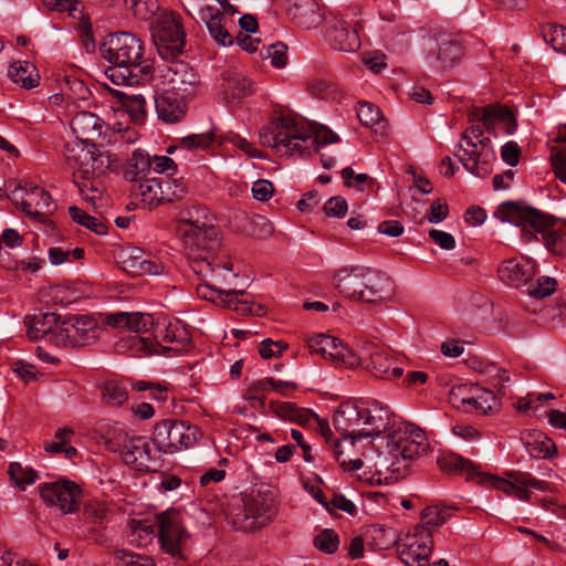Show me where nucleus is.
<instances>
[{"instance_id":"f257e3e1","label":"nucleus","mask_w":566,"mask_h":566,"mask_svg":"<svg viewBox=\"0 0 566 566\" xmlns=\"http://www.w3.org/2000/svg\"><path fill=\"white\" fill-rule=\"evenodd\" d=\"M99 51L103 59L112 64L106 75L116 85L134 86L153 75V62L144 56L143 41L130 32L107 35Z\"/></svg>"},{"instance_id":"f03ea898","label":"nucleus","mask_w":566,"mask_h":566,"mask_svg":"<svg viewBox=\"0 0 566 566\" xmlns=\"http://www.w3.org/2000/svg\"><path fill=\"white\" fill-rule=\"evenodd\" d=\"M337 140V135L324 126L313 130L287 116L272 120L260 132V142L263 146L289 156H304L311 154L312 148L318 151L322 145Z\"/></svg>"},{"instance_id":"7ed1b4c3","label":"nucleus","mask_w":566,"mask_h":566,"mask_svg":"<svg viewBox=\"0 0 566 566\" xmlns=\"http://www.w3.org/2000/svg\"><path fill=\"white\" fill-rule=\"evenodd\" d=\"M193 233V247L190 250L185 238L182 247L192 272L198 276L211 277L221 284H231V280L237 277L232 273V263L224 253L220 251V238L217 228L212 224L202 227Z\"/></svg>"},{"instance_id":"20e7f679","label":"nucleus","mask_w":566,"mask_h":566,"mask_svg":"<svg viewBox=\"0 0 566 566\" xmlns=\"http://www.w3.org/2000/svg\"><path fill=\"white\" fill-rule=\"evenodd\" d=\"M334 287L345 297L365 303H381L394 295V283L384 272L364 265L340 268Z\"/></svg>"},{"instance_id":"39448f33","label":"nucleus","mask_w":566,"mask_h":566,"mask_svg":"<svg viewBox=\"0 0 566 566\" xmlns=\"http://www.w3.org/2000/svg\"><path fill=\"white\" fill-rule=\"evenodd\" d=\"M497 214L503 221L521 228V238L524 242L542 241L548 251L556 254L563 253L564 239L556 229L553 217L513 201L501 203Z\"/></svg>"},{"instance_id":"423d86ee","label":"nucleus","mask_w":566,"mask_h":566,"mask_svg":"<svg viewBox=\"0 0 566 566\" xmlns=\"http://www.w3.org/2000/svg\"><path fill=\"white\" fill-rule=\"evenodd\" d=\"M388 420L387 408L375 410L359 408L347 401L338 406L334 413V426L345 439L356 442L361 438L378 437L386 428Z\"/></svg>"},{"instance_id":"0eeeda50","label":"nucleus","mask_w":566,"mask_h":566,"mask_svg":"<svg viewBox=\"0 0 566 566\" xmlns=\"http://www.w3.org/2000/svg\"><path fill=\"white\" fill-rule=\"evenodd\" d=\"M277 514V502L272 491L253 490L240 497L229 512V522L243 532L261 530Z\"/></svg>"},{"instance_id":"6e6552de","label":"nucleus","mask_w":566,"mask_h":566,"mask_svg":"<svg viewBox=\"0 0 566 566\" xmlns=\"http://www.w3.org/2000/svg\"><path fill=\"white\" fill-rule=\"evenodd\" d=\"M428 448V439L420 428L411 423L399 426L386 436L387 470L401 474L402 469L405 470L410 461L426 454Z\"/></svg>"},{"instance_id":"1a4fd4ad","label":"nucleus","mask_w":566,"mask_h":566,"mask_svg":"<svg viewBox=\"0 0 566 566\" xmlns=\"http://www.w3.org/2000/svg\"><path fill=\"white\" fill-rule=\"evenodd\" d=\"M106 446L118 451L123 461L137 471L156 470L159 465V453L146 437L128 436L123 429L115 428L106 436Z\"/></svg>"},{"instance_id":"9d476101","label":"nucleus","mask_w":566,"mask_h":566,"mask_svg":"<svg viewBox=\"0 0 566 566\" xmlns=\"http://www.w3.org/2000/svg\"><path fill=\"white\" fill-rule=\"evenodd\" d=\"M66 165L73 170V179H103L114 164L108 153H102L95 146L78 144L65 148Z\"/></svg>"},{"instance_id":"9b49d317","label":"nucleus","mask_w":566,"mask_h":566,"mask_svg":"<svg viewBox=\"0 0 566 566\" xmlns=\"http://www.w3.org/2000/svg\"><path fill=\"white\" fill-rule=\"evenodd\" d=\"M199 436V429L184 421L166 419L155 426L153 442L158 453H174L182 448L195 444Z\"/></svg>"},{"instance_id":"f8f14e48","label":"nucleus","mask_w":566,"mask_h":566,"mask_svg":"<svg viewBox=\"0 0 566 566\" xmlns=\"http://www.w3.org/2000/svg\"><path fill=\"white\" fill-rule=\"evenodd\" d=\"M99 334L97 321L90 315H74L61 321L52 343L62 347H78L94 343Z\"/></svg>"},{"instance_id":"ddd939ff","label":"nucleus","mask_w":566,"mask_h":566,"mask_svg":"<svg viewBox=\"0 0 566 566\" xmlns=\"http://www.w3.org/2000/svg\"><path fill=\"white\" fill-rule=\"evenodd\" d=\"M359 363L375 378L395 380L402 376L403 367L399 357L380 347L378 344H367L363 347Z\"/></svg>"},{"instance_id":"4468645a","label":"nucleus","mask_w":566,"mask_h":566,"mask_svg":"<svg viewBox=\"0 0 566 566\" xmlns=\"http://www.w3.org/2000/svg\"><path fill=\"white\" fill-rule=\"evenodd\" d=\"M203 283L197 286V294L203 300L211 301L213 303L220 302L224 306L233 308L242 315H255L260 316L263 314V307L260 304H254L248 300H239L240 295H244L243 290L229 289L223 290L218 287L216 284L219 282L211 277L199 276ZM220 285H222L220 283Z\"/></svg>"},{"instance_id":"2eb2a0df","label":"nucleus","mask_w":566,"mask_h":566,"mask_svg":"<svg viewBox=\"0 0 566 566\" xmlns=\"http://www.w3.org/2000/svg\"><path fill=\"white\" fill-rule=\"evenodd\" d=\"M352 10L332 11L327 20V35L335 49L345 52L356 51L360 46L359 22Z\"/></svg>"},{"instance_id":"dca6fc26","label":"nucleus","mask_w":566,"mask_h":566,"mask_svg":"<svg viewBox=\"0 0 566 566\" xmlns=\"http://www.w3.org/2000/svg\"><path fill=\"white\" fill-rule=\"evenodd\" d=\"M40 497L49 506L57 507L63 514H73L80 507L82 489L67 479H59L39 485Z\"/></svg>"},{"instance_id":"f3484780","label":"nucleus","mask_w":566,"mask_h":566,"mask_svg":"<svg viewBox=\"0 0 566 566\" xmlns=\"http://www.w3.org/2000/svg\"><path fill=\"white\" fill-rule=\"evenodd\" d=\"M455 157L470 174L479 178L492 172L496 159L491 140L458 144Z\"/></svg>"},{"instance_id":"a211bd4d","label":"nucleus","mask_w":566,"mask_h":566,"mask_svg":"<svg viewBox=\"0 0 566 566\" xmlns=\"http://www.w3.org/2000/svg\"><path fill=\"white\" fill-rule=\"evenodd\" d=\"M158 541L161 549L171 557L184 558L181 546L189 537L181 515L176 510H168L157 515Z\"/></svg>"},{"instance_id":"6ab92c4d","label":"nucleus","mask_w":566,"mask_h":566,"mask_svg":"<svg viewBox=\"0 0 566 566\" xmlns=\"http://www.w3.org/2000/svg\"><path fill=\"white\" fill-rule=\"evenodd\" d=\"M432 547V533L423 525H417L397 544L399 557L406 566H427Z\"/></svg>"},{"instance_id":"aec40b11","label":"nucleus","mask_w":566,"mask_h":566,"mask_svg":"<svg viewBox=\"0 0 566 566\" xmlns=\"http://www.w3.org/2000/svg\"><path fill=\"white\" fill-rule=\"evenodd\" d=\"M8 197L24 213L33 218H44L55 209L50 193L38 186L15 185L9 190Z\"/></svg>"},{"instance_id":"412c9836","label":"nucleus","mask_w":566,"mask_h":566,"mask_svg":"<svg viewBox=\"0 0 566 566\" xmlns=\"http://www.w3.org/2000/svg\"><path fill=\"white\" fill-rule=\"evenodd\" d=\"M151 333L161 354L185 350L191 343L189 331L178 319L170 321L167 317H157Z\"/></svg>"},{"instance_id":"4be33fe9","label":"nucleus","mask_w":566,"mask_h":566,"mask_svg":"<svg viewBox=\"0 0 566 566\" xmlns=\"http://www.w3.org/2000/svg\"><path fill=\"white\" fill-rule=\"evenodd\" d=\"M163 77L169 86L167 91L184 98L193 97L200 86V78L197 72L182 61H175L167 65Z\"/></svg>"},{"instance_id":"5701e85b","label":"nucleus","mask_w":566,"mask_h":566,"mask_svg":"<svg viewBox=\"0 0 566 566\" xmlns=\"http://www.w3.org/2000/svg\"><path fill=\"white\" fill-rule=\"evenodd\" d=\"M155 43L163 56L181 53L185 31L178 14L170 12L161 17L155 33Z\"/></svg>"},{"instance_id":"b1692460","label":"nucleus","mask_w":566,"mask_h":566,"mask_svg":"<svg viewBox=\"0 0 566 566\" xmlns=\"http://www.w3.org/2000/svg\"><path fill=\"white\" fill-rule=\"evenodd\" d=\"M311 353L318 354L324 358L342 363L347 367L358 366V356L342 342L333 336L317 334L307 339Z\"/></svg>"},{"instance_id":"393cba45","label":"nucleus","mask_w":566,"mask_h":566,"mask_svg":"<svg viewBox=\"0 0 566 566\" xmlns=\"http://www.w3.org/2000/svg\"><path fill=\"white\" fill-rule=\"evenodd\" d=\"M463 55L461 42L451 35H443L437 39L436 48L430 50L428 61L433 69L447 71L453 69Z\"/></svg>"},{"instance_id":"a878e982","label":"nucleus","mask_w":566,"mask_h":566,"mask_svg":"<svg viewBox=\"0 0 566 566\" xmlns=\"http://www.w3.org/2000/svg\"><path fill=\"white\" fill-rule=\"evenodd\" d=\"M499 277L507 286L526 285L536 273V263L526 258L505 260L499 268Z\"/></svg>"},{"instance_id":"bb28decb","label":"nucleus","mask_w":566,"mask_h":566,"mask_svg":"<svg viewBox=\"0 0 566 566\" xmlns=\"http://www.w3.org/2000/svg\"><path fill=\"white\" fill-rule=\"evenodd\" d=\"M120 263L125 272L132 275H158L163 272V264L153 260L144 250L137 247L126 248L120 252Z\"/></svg>"},{"instance_id":"cd10ccee","label":"nucleus","mask_w":566,"mask_h":566,"mask_svg":"<svg viewBox=\"0 0 566 566\" xmlns=\"http://www.w3.org/2000/svg\"><path fill=\"white\" fill-rule=\"evenodd\" d=\"M510 480L496 478L493 475H486L484 473L481 474L479 483L488 484L490 483L494 489L504 492L506 495L512 496L514 490L518 484L521 485H532L533 489L547 492L549 491V483L546 481L537 480L528 472H511L509 473Z\"/></svg>"},{"instance_id":"c85d7f7f","label":"nucleus","mask_w":566,"mask_h":566,"mask_svg":"<svg viewBox=\"0 0 566 566\" xmlns=\"http://www.w3.org/2000/svg\"><path fill=\"white\" fill-rule=\"evenodd\" d=\"M71 129L78 140V145L94 146V143L103 135L104 122L95 114L84 111L73 117Z\"/></svg>"},{"instance_id":"c756f323","label":"nucleus","mask_w":566,"mask_h":566,"mask_svg":"<svg viewBox=\"0 0 566 566\" xmlns=\"http://www.w3.org/2000/svg\"><path fill=\"white\" fill-rule=\"evenodd\" d=\"M221 86L227 102L239 103L253 92V82L243 72L234 67L223 71Z\"/></svg>"},{"instance_id":"7c9ffc66","label":"nucleus","mask_w":566,"mask_h":566,"mask_svg":"<svg viewBox=\"0 0 566 566\" xmlns=\"http://www.w3.org/2000/svg\"><path fill=\"white\" fill-rule=\"evenodd\" d=\"M115 350L117 354L137 357L161 354V352L156 346L151 332L150 334H129L120 337L115 343Z\"/></svg>"},{"instance_id":"2f4dec72","label":"nucleus","mask_w":566,"mask_h":566,"mask_svg":"<svg viewBox=\"0 0 566 566\" xmlns=\"http://www.w3.org/2000/svg\"><path fill=\"white\" fill-rule=\"evenodd\" d=\"M186 98L165 91L155 97L157 116L167 124H175L181 120L187 112Z\"/></svg>"},{"instance_id":"473e14b6","label":"nucleus","mask_w":566,"mask_h":566,"mask_svg":"<svg viewBox=\"0 0 566 566\" xmlns=\"http://www.w3.org/2000/svg\"><path fill=\"white\" fill-rule=\"evenodd\" d=\"M209 223L208 210L202 207H191L182 209L178 214V231L189 249L193 247V239L191 231H198Z\"/></svg>"},{"instance_id":"72a5a7b5","label":"nucleus","mask_w":566,"mask_h":566,"mask_svg":"<svg viewBox=\"0 0 566 566\" xmlns=\"http://www.w3.org/2000/svg\"><path fill=\"white\" fill-rule=\"evenodd\" d=\"M108 324L117 328H127L130 334H150L156 319L150 314L119 312L109 315Z\"/></svg>"},{"instance_id":"f704fd0d","label":"nucleus","mask_w":566,"mask_h":566,"mask_svg":"<svg viewBox=\"0 0 566 566\" xmlns=\"http://www.w3.org/2000/svg\"><path fill=\"white\" fill-rule=\"evenodd\" d=\"M481 122L489 133L495 134L496 126H502L505 134L512 135L516 128L517 123L513 112L506 106H486L483 109Z\"/></svg>"},{"instance_id":"c9c22d12","label":"nucleus","mask_w":566,"mask_h":566,"mask_svg":"<svg viewBox=\"0 0 566 566\" xmlns=\"http://www.w3.org/2000/svg\"><path fill=\"white\" fill-rule=\"evenodd\" d=\"M60 323L61 319L55 313H35L32 316L27 317L25 324L28 328V336L34 340L46 336L52 343V336L55 334Z\"/></svg>"},{"instance_id":"e433bc0d","label":"nucleus","mask_w":566,"mask_h":566,"mask_svg":"<svg viewBox=\"0 0 566 566\" xmlns=\"http://www.w3.org/2000/svg\"><path fill=\"white\" fill-rule=\"evenodd\" d=\"M437 463L441 471L450 474H467L469 480H476L479 482L482 472L480 468L469 460L453 452H443L438 459Z\"/></svg>"},{"instance_id":"4c0bfd02","label":"nucleus","mask_w":566,"mask_h":566,"mask_svg":"<svg viewBox=\"0 0 566 566\" xmlns=\"http://www.w3.org/2000/svg\"><path fill=\"white\" fill-rule=\"evenodd\" d=\"M133 186V195L149 209L164 202V181L163 178L145 177L136 181Z\"/></svg>"},{"instance_id":"58836bf2","label":"nucleus","mask_w":566,"mask_h":566,"mask_svg":"<svg viewBox=\"0 0 566 566\" xmlns=\"http://www.w3.org/2000/svg\"><path fill=\"white\" fill-rule=\"evenodd\" d=\"M199 18L217 43L222 45L232 44L231 35L222 25L224 15L219 9L206 6L199 10Z\"/></svg>"},{"instance_id":"ea45409f","label":"nucleus","mask_w":566,"mask_h":566,"mask_svg":"<svg viewBox=\"0 0 566 566\" xmlns=\"http://www.w3.org/2000/svg\"><path fill=\"white\" fill-rule=\"evenodd\" d=\"M112 93L135 124H143L146 120V101L143 95L120 90H112Z\"/></svg>"},{"instance_id":"a19ab883","label":"nucleus","mask_w":566,"mask_h":566,"mask_svg":"<svg viewBox=\"0 0 566 566\" xmlns=\"http://www.w3.org/2000/svg\"><path fill=\"white\" fill-rule=\"evenodd\" d=\"M357 116L364 126L384 138L386 136L387 120L384 118L380 109L368 102H360L357 108Z\"/></svg>"},{"instance_id":"79ce46f5","label":"nucleus","mask_w":566,"mask_h":566,"mask_svg":"<svg viewBox=\"0 0 566 566\" xmlns=\"http://www.w3.org/2000/svg\"><path fill=\"white\" fill-rule=\"evenodd\" d=\"M523 443L533 458H551L556 452L554 441L542 432L528 433L523 438Z\"/></svg>"},{"instance_id":"37998d69","label":"nucleus","mask_w":566,"mask_h":566,"mask_svg":"<svg viewBox=\"0 0 566 566\" xmlns=\"http://www.w3.org/2000/svg\"><path fill=\"white\" fill-rule=\"evenodd\" d=\"M8 76L12 82L24 88H33L39 84L35 66L29 62H13L8 69Z\"/></svg>"},{"instance_id":"c03bdc74","label":"nucleus","mask_w":566,"mask_h":566,"mask_svg":"<svg viewBox=\"0 0 566 566\" xmlns=\"http://www.w3.org/2000/svg\"><path fill=\"white\" fill-rule=\"evenodd\" d=\"M150 166L151 158L149 155L142 149H136L132 154L129 168L126 170L125 177L130 181H138L150 171Z\"/></svg>"},{"instance_id":"a18cd8bd","label":"nucleus","mask_w":566,"mask_h":566,"mask_svg":"<svg viewBox=\"0 0 566 566\" xmlns=\"http://www.w3.org/2000/svg\"><path fill=\"white\" fill-rule=\"evenodd\" d=\"M542 36L556 52L566 54V27L557 23L544 24Z\"/></svg>"},{"instance_id":"49530a36","label":"nucleus","mask_w":566,"mask_h":566,"mask_svg":"<svg viewBox=\"0 0 566 566\" xmlns=\"http://www.w3.org/2000/svg\"><path fill=\"white\" fill-rule=\"evenodd\" d=\"M74 184L77 186L78 191L85 201L96 206V202L102 200L105 189L103 179H74Z\"/></svg>"},{"instance_id":"de8ad7c7","label":"nucleus","mask_w":566,"mask_h":566,"mask_svg":"<svg viewBox=\"0 0 566 566\" xmlns=\"http://www.w3.org/2000/svg\"><path fill=\"white\" fill-rule=\"evenodd\" d=\"M10 480L18 486L24 490L25 485L35 483L39 474L31 467H24L19 462H11L8 468Z\"/></svg>"},{"instance_id":"09e8293b","label":"nucleus","mask_w":566,"mask_h":566,"mask_svg":"<svg viewBox=\"0 0 566 566\" xmlns=\"http://www.w3.org/2000/svg\"><path fill=\"white\" fill-rule=\"evenodd\" d=\"M307 4L308 6L303 9L301 6L297 7L298 12L295 14V18L301 28L310 30L322 23L323 14L314 1H307Z\"/></svg>"},{"instance_id":"8fccbe9b","label":"nucleus","mask_w":566,"mask_h":566,"mask_svg":"<svg viewBox=\"0 0 566 566\" xmlns=\"http://www.w3.org/2000/svg\"><path fill=\"white\" fill-rule=\"evenodd\" d=\"M69 213L74 222L90 229L96 234H105L107 231V227L99 219L87 214L75 206L69 208Z\"/></svg>"},{"instance_id":"3c124183","label":"nucleus","mask_w":566,"mask_h":566,"mask_svg":"<svg viewBox=\"0 0 566 566\" xmlns=\"http://www.w3.org/2000/svg\"><path fill=\"white\" fill-rule=\"evenodd\" d=\"M103 398L112 406H122L128 397L126 387L118 380H108L102 389Z\"/></svg>"},{"instance_id":"603ef678","label":"nucleus","mask_w":566,"mask_h":566,"mask_svg":"<svg viewBox=\"0 0 566 566\" xmlns=\"http://www.w3.org/2000/svg\"><path fill=\"white\" fill-rule=\"evenodd\" d=\"M313 545L325 554H333L338 549L339 537L332 528H325L314 537Z\"/></svg>"},{"instance_id":"864d4df0","label":"nucleus","mask_w":566,"mask_h":566,"mask_svg":"<svg viewBox=\"0 0 566 566\" xmlns=\"http://www.w3.org/2000/svg\"><path fill=\"white\" fill-rule=\"evenodd\" d=\"M281 415L301 424H310L312 420H317V416L310 409L297 408L290 402L282 405Z\"/></svg>"},{"instance_id":"5fc2aeb1","label":"nucleus","mask_w":566,"mask_h":566,"mask_svg":"<svg viewBox=\"0 0 566 566\" xmlns=\"http://www.w3.org/2000/svg\"><path fill=\"white\" fill-rule=\"evenodd\" d=\"M448 517L449 510L438 505L428 506L421 512L423 526H440L447 522Z\"/></svg>"},{"instance_id":"6e6d98bb","label":"nucleus","mask_w":566,"mask_h":566,"mask_svg":"<svg viewBox=\"0 0 566 566\" xmlns=\"http://www.w3.org/2000/svg\"><path fill=\"white\" fill-rule=\"evenodd\" d=\"M557 287L555 279L549 276H541L534 284L528 286V294L536 298H544L552 295Z\"/></svg>"},{"instance_id":"4d7b16f0","label":"nucleus","mask_w":566,"mask_h":566,"mask_svg":"<svg viewBox=\"0 0 566 566\" xmlns=\"http://www.w3.org/2000/svg\"><path fill=\"white\" fill-rule=\"evenodd\" d=\"M473 391H480V388L468 384L453 386L449 391V402L457 408L464 407Z\"/></svg>"},{"instance_id":"13d9d810","label":"nucleus","mask_w":566,"mask_h":566,"mask_svg":"<svg viewBox=\"0 0 566 566\" xmlns=\"http://www.w3.org/2000/svg\"><path fill=\"white\" fill-rule=\"evenodd\" d=\"M164 201L179 200L187 193V187L180 179L163 178Z\"/></svg>"},{"instance_id":"bf43d9fd","label":"nucleus","mask_w":566,"mask_h":566,"mask_svg":"<svg viewBox=\"0 0 566 566\" xmlns=\"http://www.w3.org/2000/svg\"><path fill=\"white\" fill-rule=\"evenodd\" d=\"M133 388L138 391L148 390L149 396L158 401H166L168 398V388L160 382L139 380L133 384Z\"/></svg>"},{"instance_id":"052dcab7","label":"nucleus","mask_w":566,"mask_h":566,"mask_svg":"<svg viewBox=\"0 0 566 566\" xmlns=\"http://www.w3.org/2000/svg\"><path fill=\"white\" fill-rule=\"evenodd\" d=\"M213 142V135L210 133L205 134H195L190 136H186L180 140V147L185 149H206Z\"/></svg>"},{"instance_id":"680f3d73","label":"nucleus","mask_w":566,"mask_h":566,"mask_svg":"<svg viewBox=\"0 0 566 566\" xmlns=\"http://www.w3.org/2000/svg\"><path fill=\"white\" fill-rule=\"evenodd\" d=\"M74 434L70 428L59 429L55 433V440L45 442L44 450L50 453H61L64 444L69 443L71 437Z\"/></svg>"},{"instance_id":"e2e57ef3","label":"nucleus","mask_w":566,"mask_h":566,"mask_svg":"<svg viewBox=\"0 0 566 566\" xmlns=\"http://www.w3.org/2000/svg\"><path fill=\"white\" fill-rule=\"evenodd\" d=\"M266 57L271 59V63L276 69H282L286 65L287 62V46L277 42L275 44L270 45L268 49Z\"/></svg>"},{"instance_id":"0e129e2a","label":"nucleus","mask_w":566,"mask_h":566,"mask_svg":"<svg viewBox=\"0 0 566 566\" xmlns=\"http://www.w3.org/2000/svg\"><path fill=\"white\" fill-rule=\"evenodd\" d=\"M323 209L327 217L340 218L347 211V202L340 196L332 197L325 202Z\"/></svg>"},{"instance_id":"69168bd1","label":"nucleus","mask_w":566,"mask_h":566,"mask_svg":"<svg viewBox=\"0 0 566 566\" xmlns=\"http://www.w3.org/2000/svg\"><path fill=\"white\" fill-rule=\"evenodd\" d=\"M286 348V343L280 340L274 342L271 338H266L261 343L259 353L262 358L270 359L272 357L280 355Z\"/></svg>"},{"instance_id":"338daca9","label":"nucleus","mask_w":566,"mask_h":566,"mask_svg":"<svg viewBox=\"0 0 566 566\" xmlns=\"http://www.w3.org/2000/svg\"><path fill=\"white\" fill-rule=\"evenodd\" d=\"M78 35L82 46L87 53L95 51V40L93 38L92 25L87 21H81L77 25Z\"/></svg>"},{"instance_id":"774afa93","label":"nucleus","mask_w":566,"mask_h":566,"mask_svg":"<svg viewBox=\"0 0 566 566\" xmlns=\"http://www.w3.org/2000/svg\"><path fill=\"white\" fill-rule=\"evenodd\" d=\"M552 167L556 178L566 185V151H557L552 155Z\"/></svg>"}]
</instances>
